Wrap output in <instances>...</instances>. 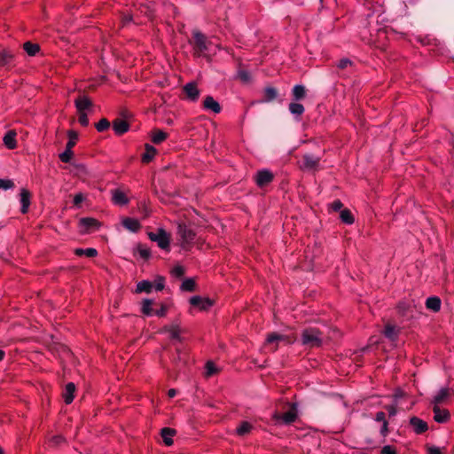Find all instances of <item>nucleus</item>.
I'll return each instance as SVG.
<instances>
[{
  "label": "nucleus",
  "instance_id": "obj_10",
  "mask_svg": "<svg viewBox=\"0 0 454 454\" xmlns=\"http://www.w3.org/2000/svg\"><path fill=\"white\" fill-rule=\"evenodd\" d=\"M183 91L185 94V98L190 100L191 102L197 101L200 97V90L198 89L197 84L194 82L186 83L183 87Z\"/></svg>",
  "mask_w": 454,
  "mask_h": 454
},
{
  "label": "nucleus",
  "instance_id": "obj_22",
  "mask_svg": "<svg viewBox=\"0 0 454 454\" xmlns=\"http://www.w3.org/2000/svg\"><path fill=\"white\" fill-rule=\"evenodd\" d=\"M203 106L207 110H211L215 114H219L222 110L221 106L211 96H207L203 101Z\"/></svg>",
  "mask_w": 454,
  "mask_h": 454
},
{
  "label": "nucleus",
  "instance_id": "obj_29",
  "mask_svg": "<svg viewBox=\"0 0 454 454\" xmlns=\"http://www.w3.org/2000/svg\"><path fill=\"white\" fill-rule=\"evenodd\" d=\"M399 330L395 325L387 324L385 326L384 335L390 340L395 341L397 340Z\"/></svg>",
  "mask_w": 454,
  "mask_h": 454
},
{
  "label": "nucleus",
  "instance_id": "obj_36",
  "mask_svg": "<svg viewBox=\"0 0 454 454\" xmlns=\"http://www.w3.org/2000/svg\"><path fill=\"white\" fill-rule=\"evenodd\" d=\"M288 109L292 114L296 116H301L305 111L304 106L301 104L296 102L290 103Z\"/></svg>",
  "mask_w": 454,
  "mask_h": 454
},
{
  "label": "nucleus",
  "instance_id": "obj_34",
  "mask_svg": "<svg viewBox=\"0 0 454 454\" xmlns=\"http://www.w3.org/2000/svg\"><path fill=\"white\" fill-rule=\"evenodd\" d=\"M153 304V300L152 299H145L142 301L141 311L145 316H152L154 314V310L152 309V305Z\"/></svg>",
  "mask_w": 454,
  "mask_h": 454
},
{
  "label": "nucleus",
  "instance_id": "obj_2",
  "mask_svg": "<svg viewBox=\"0 0 454 454\" xmlns=\"http://www.w3.org/2000/svg\"><path fill=\"white\" fill-rule=\"evenodd\" d=\"M189 43L192 45L193 54L196 57L202 56L210 44L207 36L197 29L192 31V39L189 40Z\"/></svg>",
  "mask_w": 454,
  "mask_h": 454
},
{
  "label": "nucleus",
  "instance_id": "obj_51",
  "mask_svg": "<svg viewBox=\"0 0 454 454\" xmlns=\"http://www.w3.org/2000/svg\"><path fill=\"white\" fill-rule=\"evenodd\" d=\"M342 207H343V204L340 200H335L331 204V208L335 212L342 210L341 209Z\"/></svg>",
  "mask_w": 454,
  "mask_h": 454
},
{
  "label": "nucleus",
  "instance_id": "obj_23",
  "mask_svg": "<svg viewBox=\"0 0 454 454\" xmlns=\"http://www.w3.org/2000/svg\"><path fill=\"white\" fill-rule=\"evenodd\" d=\"M75 385L73 382H69L66 385L64 393H63V398L67 404H69L73 402L74 397V392H75Z\"/></svg>",
  "mask_w": 454,
  "mask_h": 454
},
{
  "label": "nucleus",
  "instance_id": "obj_26",
  "mask_svg": "<svg viewBox=\"0 0 454 454\" xmlns=\"http://www.w3.org/2000/svg\"><path fill=\"white\" fill-rule=\"evenodd\" d=\"M145 152L142 155V161L144 163H149L157 153L156 148L149 144H145Z\"/></svg>",
  "mask_w": 454,
  "mask_h": 454
},
{
  "label": "nucleus",
  "instance_id": "obj_35",
  "mask_svg": "<svg viewBox=\"0 0 454 454\" xmlns=\"http://www.w3.org/2000/svg\"><path fill=\"white\" fill-rule=\"evenodd\" d=\"M340 218L346 224H352L355 221L351 211L348 208L340 210Z\"/></svg>",
  "mask_w": 454,
  "mask_h": 454
},
{
  "label": "nucleus",
  "instance_id": "obj_14",
  "mask_svg": "<svg viewBox=\"0 0 454 454\" xmlns=\"http://www.w3.org/2000/svg\"><path fill=\"white\" fill-rule=\"evenodd\" d=\"M31 200V192L26 189L22 188L20 193V201L21 204L20 212L22 214H27L30 206Z\"/></svg>",
  "mask_w": 454,
  "mask_h": 454
},
{
  "label": "nucleus",
  "instance_id": "obj_12",
  "mask_svg": "<svg viewBox=\"0 0 454 454\" xmlns=\"http://www.w3.org/2000/svg\"><path fill=\"white\" fill-rule=\"evenodd\" d=\"M162 333H168L169 336L172 340H177L178 342H183L184 338L180 335L182 330L179 327L177 323H173L170 325H165L162 330Z\"/></svg>",
  "mask_w": 454,
  "mask_h": 454
},
{
  "label": "nucleus",
  "instance_id": "obj_49",
  "mask_svg": "<svg viewBox=\"0 0 454 454\" xmlns=\"http://www.w3.org/2000/svg\"><path fill=\"white\" fill-rule=\"evenodd\" d=\"M351 66H352V62L348 59H340L337 65L338 68H340V69H346Z\"/></svg>",
  "mask_w": 454,
  "mask_h": 454
},
{
  "label": "nucleus",
  "instance_id": "obj_45",
  "mask_svg": "<svg viewBox=\"0 0 454 454\" xmlns=\"http://www.w3.org/2000/svg\"><path fill=\"white\" fill-rule=\"evenodd\" d=\"M237 78L240 80L242 82H249L251 80L250 73L245 69H239L237 74Z\"/></svg>",
  "mask_w": 454,
  "mask_h": 454
},
{
  "label": "nucleus",
  "instance_id": "obj_33",
  "mask_svg": "<svg viewBox=\"0 0 454 454\" xmlns=\"http://www.w3.org/2000/svg\"><path fill=\"white\" fill-rule=\"evenodd\" d=\"M253 428V426L248 421H242L240 425L237 427L236 432L239 436H245L248 434Z\"/></svg>",
  "mask_w": 454,
  "mask_h": 454
},
{
  "label": "nucleus",
  "instance_id": "obj_27",
  "mask_svg": "<svg viewBox=\"0 0 454 454\" xmlns=\"http://www.w3.org/2000/svg\"><path fill=\"white\" fill-rule=\"evenodd\" d=\"M427 309L437 312L441 309V299L437 296L428 297L426 301Z\"/></svg>",
  "mask_w": 454,
  "mask_h": 454
},
{
  "label": "nucleus",
  "instance_id": "obj_21",
  "mask_svg": "<svg viewBox=\"0 0 454 454\" xmlns=\"http://www.w3.org/2000/svg\"><path fill=\"white\" fill-rule=\"evenodd\" d=\"M16 136H17V132L14 129H10L5 133V135L3 138V141H4V145L8 149L12 150V149H15L17 147Z\"/></svg>",
  "mask_w": 454,
  "mask_h": 454
},
{
  "label": "nucleus",
  "instance_id": "obj_46",
  "mask_svg": "<svg viewBox=\"0 0 454 454\" xmlns=\"http://www.w3.org/2000/svg\"><path fill=\"white\" fill-rule=\"evenodd\" d=\"M153 283V287L157 291H161L165 287V278L162 276H157Z\"/></svg>",
  "mask_w": 454,
  "mask_h": 454
},
{
  "label": "nucleus",
  "instance_id": "obj_44",
  "mask_svg": "<svg viewBox=\"0 0 454 454\" xmlns=\"http://www.w3.org/2000/svg\"><path fill=\"white\" fill-rule=\"evenodd\" d=\"M137 250L143 259L148 260L150 258V256H151L150 249L148 247H146L145 246H144L142 244H138Z\"/></svg>",
  "mask_w": 454,
  "mask_h": 454
},
{
  "label": "nucleus",
  "instance_id": "obj_19",
  "mask_svg": "<svg viewBox=\"0 0 454 454\" xmlns=\"http://www.w3.org/2000/svg\"><path fill=\"white\" fill-rule=\"evenodd\" d=\"M113 129L116 135L121 136L129 129V124L127 121L117 118L113 121Z\"/></svg>",
  "mask_w": 454,
  "mask_h": 454
},
{
  "label": "nucleus",
  "instance_id": "obj_3",
  "mask_svg": "<svg viewBox=\"0 0 454 454\" xmlns=\"http://www.w3.org/2000/svg\"><path fill=\"white\" fill-rule=\"evenodd\" d=\"M321 158L311 153H305L298 160V168L303 172L315 173L320 169Z\"/></svg>",
  "mask_w": 454,
  "mask_h": 454
},
{
  "label": "nucleus",
  "instance_id": "obj_5",
  "mask_svg": "<svg viewBox=\"0 0 454 454\" xmlns=\"http://www.w3.org/2000/svg\"><path fill=\"white\" fill-rule=\"evenodd\" d=\"M284 341L287 344H292L294 340L287 335H283L278 333H270L268 334L265 341V348L270 352H275L278 348V343Z\"/></svg>",
  "mask_w": 454,
  "mask_h": 454
},
{
  "label": "nucleus",
  "instance_id": "obj_50",
  "mask_svg": "<svg viewBox=\"0 0 454 454\" xmlns=\"http://www.w3.org/2000/svg\"><path fill=\"white\" fill-rule=\"evenodd\" d=\"M184 267L180 266V265H177L176 267H174V269L172 270V274L177 278H181L184 275Z\"/></svg>",
  "mask_w": 454,
  "mask_h": 454
},
{
  "label": "nucleus",
  "instance_id": "obj_60",
  "mask_svg": "<svg viewBox=\"0 0 454 454\" xmlns=\"http://www.w3.org/2000/svg\"><path fill=\"white\" fill-rule=\"evenodd\" d=\"M387 434H388V422L384 421V423H382V427L380 429V434L385 437V436H387Z\"/></svg>",
  "mask_w": 454,
  "mask_h": 454
},
{
  "label": "nucleus",
  "instance_id": "obj_6",
  "mask_svg": "<svg viewBox=\"0 0 454 454\" xmlns=\"http://www.w3.org/2000/svg\"><path fill=\"white\" fill-rule=\"evenodd\" d=\"M148 237L152 241L156 242L160 248L170 250V235L164 229L160 228L157 232H149Z\"/></svg>",
  "mask_w": 454,
  "mask_h": 454
},
{
  "label": "nucleus",
  "instance_id": "obj_58",
  "mask_svg": "<svg viewBox=\"0 0 454 454\" xmlns=\"http://www.w3.org/2000/svg\"><path fill=\"white\" fill-rule=\"evenodd\" d=\"M385 408L387 411L389 417H394L396 415L397 410L395 405H387Z\"/></svg>",
  "mask_w": 454,
  "mask_h": 454
},
{
  "label": "nucleus",
  "instance_id": "obj_30",
  "mask_svg": "<svg viewBox=\"0 0 454 454\" xmlns=\"http://www.w3.org/2000/svg\"><path fill=\"white\" fill-rule=\"evenodd\" d=\"M153 288V283L149 280H142L137 285V293L150 294Z\"/></svg>",
  "mask_w": 454,
  "mask_h": 454
},
{
  "label": "nucleus",
  "instance_id": "obj_17",
  "mask_svg": "<svg viewBox=\"0 0 454 454\" xmlns=\"http://www.w3.org/2000/svg\"><path fill=\"white\" fill-rule=\"evenodd\" d=\"M414 308L415 306L412 307L405 301H401L397 306V310L400 316L406 319H411L413 317Z\"/></svg>",
  "mask_w": 454,
  "mask_h": 454
},
{
  "label": "nucleus",
  "instance_id": "obj_48",
  "mask_svg": "<svg viewBox=\"0 0 454 454\" xmlns=\"http://www.w3.org/2000/svg\"><path fill=\"white\" fill-rule=\"evenodd\" d=\"M217 372V369L215 365V364L212 361H208L206 364V376L211 377Z\"/></svg>",
  "mask_w": 454,
  "mask_h": 454
},
{
  "label": "nucleus",
  "instance_id": "obj_28",
  "mask_svg": "<svg viewBox=\"0 0 454 454\" xmlns=\"http://www.w3.org/2000/svg\"><path fill=\"white\" fill-rule=\"evenodd\" d=\"M113 201L116 205L124 206L128 204L129 199L127 196L120 190L113 191Z\"/></svg>",
  "mask_w": 454,
  "mask_h": 454
},
{
  "label": "nucleus",
  "instance_id": "obj_41",
  "mask_svg": "<svg viewBox=\"0 0 454 454\" xmlns=\"http://www.w3.org/2000/svg\"><path fill=\"white\" fill-rule=\"evenodd\" d=\"M195 286H196L195 281L192 278H187L182 283L181 289L183 291L192 292V291H194Z\"/></svg>",
  "mask_w": 454,
  "mask_h": 454
},
{
  "label": "nucleus",
  "instance_id": "obj_43",
  "mask_svg": "<svg viewBox=\"0 0 454 454\" xmlns=\"http://www.w3.org/2000/svg\"><path fill=\"white\" fill-rule=\"evenodd\" d=\"M110 121L107 119L102 118L98 123H96L95 127L98 132H104L110 128Z\"/></svg>",
  "mask_w": 454,
  "mask_h": 454
},
{
  "label": "nucleus",
  "instance_id": "obj_64",
  "mask_svg": "<svg viewBox=\"0 0 454 454\" xmlns=\"http://www.w3.org/2000/svg\"><path fill=\"white\" fill-rule=\"evenodd\" d=\"M74 254L77 255V256H82L85 254V249L83 248H76L74 250Z\"/></svg>",
  "mask_w": 454,
  "mask_h": 454
},
{
  "label": "nucleus",
  "instance_id": "obj_56",
  "mask_svg": "<svg viewBox=\"0 0 454 454\" xmlns=\"http://www.w3.org/2000/svg\"><path fill=\"white\" fill-rule=\"evenodd\" d=\"M427 453L428 454H442L441 449L436 446H428Z\"/></svg>",
  "mask_w": 454,
  "mask_h": 454
},
{
  "label": "nucleus",
  "instance_id": "obj_40",
  "mask_svg": "<svg viewBox=\"0 0 454 454\" xmlns=\"http://www.w3.org/2000/svg\"><path fill=\"white\" fill-rule=\"evenodd\" d=\"M67 135L69 139L66 146L73 149V147L76 145V141L78 139V133L74 130H69L67 132Z\"/></svg>",
  "mask_w": 454,
  "mask_h": 454
},
{
  "label": "nucleus",
  "instance_id": "obj_13",
  "mask_svg": "<svg viewBox=\"0 0 454 454\" xmlns=\"http://www.w3.org/2000/svg\"><path fill=\"white\" fill-rule=\"evenodd\" d=\"M410 425L417 434H421L428 429L427 423L416 416L410 419Z\"/></svg>",
  "mask_w": 454,
  "mask_h": 454
},
{
  "label": "nucleus",
  "instance_id": "obj_61",
  "mask_svg": "<svg viewBox=\"0 0 454 454\" xmlns=\"http://www.w3.org/2000/svg\"><path fill=\"white\" fill-rule=\"evenodd\" d=\"M83 201V195L82 193H78L74 198V204L75 206H80V204Z\"/></svg>",
  "mask_w": 454,
  "mask_h": 454
},
{
  "label": "nucleus",
  "instance_id": "obj_16",
  "mask_svg": "<svg viewBox=\"0 0 454 454\" xmlns=\"http://www.w3.org/2000/svg\"><path fill=\"white\" fill-rule=\"evenodd\" d=\"M176 356H173L172 362L176 368L180 369L182 365L187 363V353L180 347L176 348Z\"/></svg>",
  "mask_w": 454,
  "mask_h": 454
},
{
  "label": "nucleus",
  "instance_id": "obj_55",
  "mask_svg": "<svg viewBox=\"0 0 454 454\" xmlns=\"http://www.w3.org/2000/svg\"><path fill=\"white\" fill-rule=\"evenodd\" d=\"M85 256L92 258L98 255V251L95 248L90 247L85 249Z\"/></svg>",
  "mask_w": 454,
  "mask_h": 454
},
{
  "label": "nucleus",
  "instance_id": "obj_38",
  "mask_svg": "<svg viewBox=\"0 0 454 454\" xmlns=\"http://www.w3.org/2000/svg\"><path fill=\"white\" fill-rule=\"evenodd\" d=\"M23 49L29 56H35L40 50V46L37 43H33L31 42H26L23 44Z\"/></svg>",
  "mask_w": 454,
  "mask_h": 454
},
{
  "label": "nucleus",
  "instance_id": "obj_24",
  "mask_svg": "<svg viewBox=\"0 0 454 454\" xmlns=\"http://www.w3.org/2000/svg\"><path fill=\"white\" fill-rule=\"evenodd\" d=\"M176 434V429L170 427H163L160 431V435L163 439L164 443L167 446L173 444L172 437Z\"/></svg>",
  "mask_w": 454,
  "mask_h": 454
},
{
  "label": "nucleus",
  "instance_id": "obj_39",
  "mask_svg": "<svg viewBox=\"0 0 454 454\" xmlns=\"http://www.w3.org/2000/svg\"><path fill=\"white\" fill-rule=\"evenodd\" d=\"M450 393L447 388H442L439 393L434 396V405L442 403L448 396Z\"/></svg>",
  "mask_w": 454,
  "mask_h": 454
},
{
  "label": "nucleus",
  "instance_id": "obj_57",
  "mask_svg": "<svg viewBox=\"0 0 454 454\" xmlns=\"http://www.w3.org/2000/svg\"><path fill=\"white\" fill-rule=\"evenodd\" d=\"M51 442L55 445H59L62 442H64L65 441V438L62 436V435H54L52 438H51Z\"/></svg>",
  "mask_w": 454,
  "mask_h": 454
},
{
  "label": "nucleus",
  "instance_id": "obj_25",
  "mask_svg": "<svg viewBox=\"0 0 454 454\" xmlns=\"http://www.w3.org/2000/svg\"><path fill=\"white\" fill-rule=\"evenodd\" d=\"M122 225L132 232H137L141 228V224L138 220L130 217L124 218L122 220Z\"/></svg>",
  "mask_w": 454,
  "mask_h": 454
},
{
  "label": "nucleus",
  "instance_id": "obj_52",
  "mask_svg": "<svg viewBox=\"0 0 454 454\" xmlns=\"http://www.w3.org/2000/svg\"><path fill=\"white\" fill-rule=\"evenodd\" d=\"M79 122L82 126L86 127L89 125V118L85 113H79Z\"/></svg>",
  "mask_w": 454,
  "mask_h": 454
},
{
  "label": "nucleus",
  "instance_id": "obj_53",
  "mask_svg": "<svg viewBox=\"0 0 454 454\" xmlns=\"http://www.w3.org/2000/svg\"><path fill=\"white\" fill-rule=\"evenodd\" d=\"M380 454H396V450L390 445H386L381 449Z\"/></svg>",
  "mask_w": 454,
  "mask_h": 454
},
{
  "label": "nucleus",
  "instance_id": "obj_42",
  "mask_svg": "<svg viewBox=\"0 0 454 454\" xmlns=\"http://www.w3.org/2000/svg\"><path fill=\"white\" fill-rule=\"evenodd\" d=\"M74 155V153L71 148L66 146V150L59 154V160L62 162L68 163L71 161V159Z\"/></svg>",
  "mask_w": 454,
  "mask_h": 454
},
{
  "label": "nucleus",
  "instance_id": "obj_37",
  "mask_svg": "<svg viewBox=\"0 0 454 454\" xmlns=\"http://www.w3.org/2000/svg\"><path fill=\"white\" fill-rule=\"evenodd\" d=\"M13 59V54L7 51H3L0 52V66L6 67L9 66Z\"/></svg>",
  "mask_w": 454,
  "mask_h": 454
},
{
  "label": "nucleus",
  "instance_id": "obj_20",
  "mask_svg": "<svg viewBox=\"0 0 454 454\" xmlns=\"http://www.w3.org/2000/svg\"><path fill=\"white\" fill-rule=\"evenodd\" d=\"M74 105L79 113H84V111L90 108L93 104L90 98L81 96L74 100Z\"/></svg>",
  "mask_w": 454,
  "mask_h": 454
},
{
  "label": "nucleus",
  "instance_id": "obj_47",
  "mask_svg": "<svg viewBox=\"0 0 454 454\" xmlns=\"http://www.w3.org/2000/svg\"><path fill=\"white\" fill-rule=\"evenodd\" d=\"M15 187V184L11 179H2L0 178V189L3 190H10Z\"/></svg>",
  "mask_w": 454,
  "mask_h": 454
},
{
  "label": "nucleus",
  "instance_id": "obj_32",
  "mask_svg": "<svg viewBox=\"0 0 454 454\" xmlns=\"http://www.w3.org/2000/svg\"><path fill=\"white\" fill-rule=\"evenodd\" d=\"M168 137V134L160 129H155L152 131V142L159 145Z\"/></svg>",
  "mask_w": 454,
  "mask_h": 454
},
{
  "label": "nucleus",
  "instance_id": "obj_18",
  "mask_svg": "<svg viewBox=\"0 0 454 454\" xmlns=\"http://www.w3.org/2000/svg\"><path fill=\"white\" fill-rule=\"evenodd\" d=\"M279 93L278 90L274 87H266L263 90V97L260 99L259 103H270L278 98Z\"/></svg>",
  "mask_w": 454,
  "mask_h": 454
},
{
  "label": "nucleus",
  "instance_id": "obj_11",
  "mask_svg": "<svg viewBox=\"0 0 454 454\" xmlns=\"http://www.w3.org/2000/svg\"><path fill=\"white\" fill-rule=\"evenodd\" d=\"M273 174L267 169L259 170L255 176V182L259 187H263L272 182Z\"/></svg>",
  "mask_w": 454,
  "mask_h": 454
},
{
  "label": "nucleus",
  "instance_id": "obj_62",
  "mask_svg": "<svg viewBox=\"0 0 454 454\" xmlns=\"http://www.w3.org/2000/svg\"><path fill=\"white\" fill-rule=\"evenodd\" d=\"M75 168L78 170L79 173H87L86 167L83 164H76L74 165Z\"/></svg>",
  "mask_w": 454,
  "mask_h": 454
},
{
  "label": "nucleus",
  "instance_id": "obj_59",
  "mask_svg": "<svg viewBox=\"0 0 454 454\" xmlns=\"http://www.w3.org/2000/svg\"><path fill=\"white\" fill-rule=\"evenodd\" d=\"M375 420L382 423H384V421H387L385 413L383 411H378L375 415Z\"/></svg>",
  "mask_w": 454,
  "mask_h": 454
},
{
  "label": "nucleus",
  "instance_id": "obj_1",
  "mask_svg": "<svg viewBox=\"0 0 454 454\" xmlns=\"http://www.w3.org/2000/svg\"><path fill=\"white\" fill-rule=\"evenodd\" d=\"M301 344L312 348H319L323 344V333L316 327L305 328L301 333Z\"/></svg>",
  "mask_w": 454,
  "mask_h": 454
},
{
  "label": "nucleus",
  "instance_id": "obj_31",
  "mask_svg": "<svg viewBox=\"0 0 454 454\" xmlns=\"http://www.w3.org/2000/svg\"><path fill=\"white\" fill-rule=\"evenodd\" d=\"M292 95L296 101L303 99L306 96L305 87L300 84L295 85L292 90Z\"/></svg>",
  "mask_w": 454,
  "mask_h": 454
},
{
  "label": "nucleus",
  "instance_id": "obj_15",
  "mask_svg": "<svg viewBox=\"0 0 454 454\" xmlns=\"http://www.w3.org/2000/svg\"><path fill=\"white\" fill-rule=\"evenodd\" d=\"M433 412L434 419L438 423H446L450 418L449 411L441 409L438 405L433 407Z\"/></svg>",
  "mask_w": 454,
  "mask_h": 454
},
{
  "label": "nucleus",
  "instance_id": "obj_9",
  "mask_svg": "<svg viewBox=\"0 0 454 454\" xmlns=\"http://www.w3.org/2000/svg\"><path fill=\"white\" fill-rule=\"evenodd\" d=\"M190 304L192 307L198 308L200 310H207L214 305V300L207 297H201L199 295L192 296L190 299Z\"/></svg>",
  "mask_w": 454,
  "mask_h": 454
},
{
  "label": "nucleus",
  "instance_id": "obj_8",
  "mask_svg": "<svg viewBox=\"0 0 454 454\" xmlns=\"http://www.w3.org/2000/svg\"><path fill=\"white\" fill-rule=\"evenodd\" d=\"M79 226L81 232L90 233L99 228L100 223L92 217H82L79 220Z\"/></svg>",
  "mask_w": 454,
  "mask_h": 454
},
{
  "label": "nucleus",
  "instance_id": "obj_63",
  "mask_svg": "<svg viewBox=\"0 0 454 454\" xmlns=\"http://www.w3.org/2000/svg\"><path fill=\"white\" fill-rule=\"evenodd\" d=\"M403 396H404V392L401 389H397L395 392V395H394V397L395 399H399V398H402Z\"/></svg>",
  "mask_w": 454,
  "mask_h": 454
},
{
  "label": "nucleus",
  "instance_id": "obj_7",
  "mask_svg": "<svg viewBox=\"0 0 454 454\" xmlns=\"http://www.w3.org/2000/svg\"><path fill=\"white\" fill-rule=\"evenodd\" d=\"M177 234L181 239L183 247H184L187 245L192 244L196 237V233L185 223L178 224Z\"/></svg>",
  "mask_w": 454,
  "mask_h": 454
},
{
  "label": "nucleus",
  "instance_id": "obj_54",
  "mask_svg": "<svg viewBox=\"0 0 454 454\" xmlns=\"http://www.w3.org/2000/svg\"><path fill=\"white\" fill-rule=\"evenodd\" d=\"M168 310V307L165 304H161L160 309L154 311V314L158 317H165Z\"/></svg>",
  "mask_w": 454,
  "mask_h": 454
},
{
  "label": "nucleus",
  "instance_id": "obj_4",
  "mask_svg": "<svg viewBox=\"0 0 454 454\" xmlns=\"http://www.w3.org/2000/svg\"><path fill=\"white\" fill-rule=\"evenodd\" d=\"M297 417H298V413H297L296 404L292 403L289 411L284 414L275 411L272 415V420L277 425H279V424L291 425L297 419Z\"/></svg>",
  "mask_w": 454,
  "mask_h": 454
}]
</instances>
